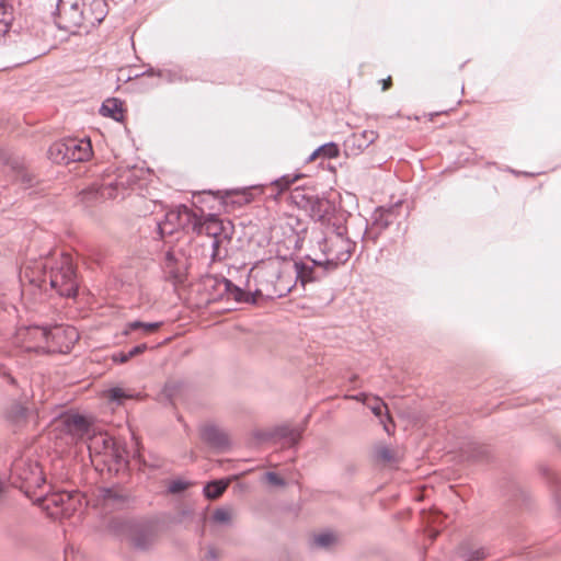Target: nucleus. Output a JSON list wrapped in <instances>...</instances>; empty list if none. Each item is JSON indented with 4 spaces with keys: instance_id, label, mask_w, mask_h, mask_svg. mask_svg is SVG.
Returning <instances> with one entry per match:
<instances>
[{
    "instance_id": "nucleus-1",
    "label": "nucleus",
    "mask_w": 561,
    "mask_h": 561,
    "mask_svg": "<svg viewBox=\"0 0 561 561\" xmlns=\"http://www.w3.org/2000/svg\"><path fill=\"white\" fill-rule=\"evenodd\" d=\"M107 14L105 0H58L56 24L69 33L84 31L99 25Z\"/></svg>"
},
{
    "instance_id": "nucleus-2",
    "label": "nucleus",
    "mask_w": 561,
    "mask_h": 561,
    "mask_svg": "<svg viewBox=\"0 0 561 561\" xmlns=\"http://www.w3.org/2000/svg\"><path fill=\"white\" fill-rule=\"evenodd\" d=\"M39 270L38 276H33L30 282L42 287L44 283H49L62 297H76L78 293V282L72 259L68 254H60L57 259H47L36 264Z\"/></svg>"
},
{
    "instance_id": "nucleus-3",
    "label": "nucleus",
    "mask_w": 561,
    "mask_h": 561,
    "mask_svg": "<svg viewBox=\"0 0 561 561\" xmlns=\"http://www.w3.org/2000/svg\"><path fill=\"white\" fill-rule=\"evenodd\" d=\"M255 294L267 299L280 298L293 288L290 266L278 259H268L257 263L253 268Z\"/></svg>"
},
{
    "instance_id": "nucleus-4",
    "label": "nucleus",
    "mask_w": 561,
    "mask_h": 561,
    "mask_svg": "<svg viewBox=\"0 0 561 561\" xmlns=\"http://www.w3.org/2000/svg\"><path fill=\"white\" fill-rule=\"evenodd\" d=\"M318 249L321 262L332 271L350 260L355 242L348 238L342 216L336 215V221L329 220L323 237L318 240Z\"/></svg>"
},
{
    "instance_id": "nucleus-5",
    "label": "nucleus",
    "mask_w": 561,
    "mask_h": 561,
    "mask_svg": "<svg viewBox=\"0 0 561 561\" xmlns=\"http://www.w3.org/2000/svg\"><path fill=\"white\" fill-rule=\"evenodd\" d=\"M88 450L92 459L100 457L101 461L107 466L108 469L115 466V469L118 470L127 463L126 448L106 433H93L89 435Z\"/></svg>"
},
{
    "instance_id": "nucleus-6",
    "label": "nucleus",
    "mask_w": 561,
    "mask_h": 561,
    "mask_svg": "<svg viewBox=\"0 0 561 561\" xmlns=\"http://www.w3.org/2000/svg\"><path fill=\"white\" fill-rule=\"evenodd\" d=\"M90 139L67 138L54 142L48 149V157L55 163L83 162L91 158Z\"/></svg>"
},
{
    "instance_id": "nucleus-7",
    "label": "nucleus",
    "mask_w": 561,
    "mask_h": 561,
    "mask_svg": "<svg viewBox=\"0 0 561 561\" xmlns=\"http://www.w3.org/2000/svg\"><path fill=\"white\" fill-rule=\"evenodd\" d=\"M47 336L48 341L45 344H31L27 345V348H33L36 353H67L79 339L77 330L69 325H55L51 329L47 328Z\"/></svg>"
},
{
    "instance_id": "nucleus-8",
    "label": "nucleus",
    "mask_w": 561,
    "mask_h": 561,
    "mask_svg": "<svg viewBox=\"0 0 561 561\" xmlns=\"http://www.w3.org/2000/svg\"><path fill=\"white\" fill-rule=\"evenodd\" d=\"M137 176L134 170H125L122 172L114 182H106L98 186H91L81 192L82 201H90L96 197L106 199L124 197V191L131 187L136 183Z\"/></svg>"
},
{
    "instance_id": "nucleus-9",
    "label": "nucleus",
    "mask_w": 561,
    "mask_h": 561,
    "mask_svg": "<svg viewBox=\"0 0 561 561\" xmlns=\"http://www.w3.org/2000/svg\"><path fill=\"white\" fill-rule=\"evenodd\" d=\"M11 478L13 479V483L20 481V488L25 489L26 493L32 489L41 488L45 482L38 463L24 459H19L13 462Z\"/></svg>"
},
{
    "instance_id": "nucleus-10",
    "label": "nucleus",
    "mask_w": 561,
    "mask_h": 561,
    "mask_svg": "<svg viewBox=\"0 0 561 561\" xmlns=\"http://www.w3.org/2000/svg\"><path fill=\"white\" fill-rule=\"evenodd\" d=\"M290 266L291 279L295 277L296 282L299 280L302 286L307 283L317 282L323 278L331 268H327L321 257L295 261L288 263Z\"/></svg>"
},
{
    "instance_id": "nucleus-11",
    "label": "nucleus",
    "mask_w": 561,
    "mask_h": 561,
    "mask_svg": "<svg viewBox=\"0 0 561 561\" xmlns=\"http://www.w3.org/2000/svg\"><path fill=\"white\" fill-rule=\"evenodd\" d=\"M187 259L182 250L170 249L164 254L163 272L172 283H182L185 278Z\"/></svg>"
},
{
    "instance_id": "nucleus-12",
    "label": "nucleus",
    "mask_w": 561,
    "mask_h": 561,
    "mask_svg": "<svg viewBox=\"0 0 561 561\" xmlns=\"http://www.w3.org/2000/svg\"><path fill=\"white\" fill-rule=\"evenodd\" d=\"M199 435L202 440L216 451L222 453L230 448L231 442L228 434L215 423L202 425Z\"/></svg>"
},
{
    "instance_id": "nucleus-13",
    "label": "nucleus",
    "mask_w": 561,
    "mask_h": 561,
    "mask_svg": "<svg viewBox=\"0 0 561 561\" xmlns=\"http://www.w3.org/2000/svg\"><path fill=\"white\" fill-rule=\"evenodd\" d=\"M48 341L47 328L38 325L21 327L16 330L14 335V343L26 352H35L33 348H27L31 344H45Z\"/></svg>"
},
{
    "instance_id": "nucleus-14",
    "label": "nucleus",
    "mask_w": 561,
    "mask_h": 561,
    "mask_svg": "<svg viewBox=\"0 0 561 561\" xmlns=\"http://www.w3.org/2000/svg\"><path fill=\"white\" fill-rule=\"evenodd\" d=\"M378 134L374 130H363L347 136L343 142L344 153L347 157H357L376 141Z\"/></svg>"
},
{
    "instance_id": "nucleus-15",
    "label": "nucleus",
    "mask_w": 561,
    "mask_h": 561,
    "mask_svg": "<svg viewBox=\"0 0 561 561\" xmlns=\"http://www.w3.org/2000/svg\"><path fill=\"white\" fill-rule=\"evenodd\" d=\"M224 232H228V234H233V227L230 220H222L216 215L209 214L205 218L201 217V221L198 225L197 234H206L208 237L217 238L224 234Z\"/></svg>"
},
{
    "instance_id": "nucleus-16",
    "label": "nucleus",
    "mask_w": 561,
    "mask_h": 561,
    "mask_svg": "<svg viewBox=\"0 0 561 561\" xmlns=\"http://www.w3.org/2000/svg\"><path fill=\"white\" fill-rule=\"evenodd\" d=\"M402 202H397L388 207L376 208L371 215V229L376 230L377 234L387 229L398 218Z\"/></svg>"
},
{
    "instance_id": "nucleus-17",
    "label": "nucleus",
    "mask_w": 561,
    "mask_h": 561,
    "mask_svg": "<svg viewBox=\"0 0 561 561\" xmlns=\"http://www.w3.org/2000/svg\"><path fill=\"white\" fill-rule=\"evenodd\" d=\"M76 496L68 492H58L51 494L50 496L44 500V507L49 510L51 505L56 506L58 510L53 511L49 514L51 516L62 515L67 516L75 507Z\"/></svg>"
},
{
    "instance_id": "nucleus-18",
    "label": "nucleus",
    "mask_w": 561,
    "mask_h": 561,
    "mask_svg": "<svg viewBox=\"0 0 561 561\" xmlns=\"http://www.w3.org/2000/svg\"><path fill=\"white\" fill-rule=\"evenodd\" d=\"M99 503L104 512L121 510L125 506L127 497L116 488H103L100 490Z\"/></svg>"
},
{
    "instance_id": "nucleus-19",
    "label": "nucleus",
    "mask_w": 561,
    "mask_h": 561,
    "mask_svg": "<svg viewBox=\"0 0 561 561\" xmlns=\"http://www.w3.org/2000/svg\"><path fill=\"white\" fill-rule=\"evenodd\" d=\"M304 427L290 426L289 424H283L276 426L271 433L262 435L263 439H270L278 437L286 440L289 446H296L301 437Z\"/></svg>"
},
{
    "instance_id": "nucleus-20",
    "label": "nucleus",
    "mask_w": 561,
    "mask_h": 561,
    "mask_svg": "<svg viewBox=\"0 0 561 561\" xmlns=\"http://www.w3.org/2000/svg\"><path fill=\"white\" fill-rule=\"evenodd\" d=\"M126 526L129 531V538L136 548L146 549L149 547L152 540V535L146 525L128 520Z\"/></svg>"
},
{
    "instance_id": "nucleus-21",
    "label": "nucleus",
    "mask_w": 561,
    "mask_h": 561,
    "mask_svg": "<svg viewBox=\"0 0 561 561\" xmlns=\"http://www.w3.org/2000/svg\"><path fill=\"white\" fill-rule=\"evenodd\" d=\"M181 211L180 206L169 210L164 215V219L157 221L158 233L161 238L171 236L180 230Z\"/></svg>"
},
{
    "instance_id": "nucleus-22",
    "label": "nucleus",
    "mask_w": 561,
    "mask_h": 561,
    "mask_svg": "<svg viewBox=\"0 0 561 561\" xmlns=\"http://www.w3.org/2000/svg\"><path fill=\"white\" fill-rule=\"evenodd\" d=\"M62 424L68 433L72 436H77L79 438H83L84 436L90 435V424L88 420L80 414H71L67 415L62 420Z\"/></svg>"
},
{
    "instance_id": "nucleus-23",
    "label": "nucleus",
    "mask_w": 561,
    "mask_h": 561,
    "mask_svg": "<svg viewBox=\"0 0 561 561\" xmlns=\"http://www.w3.org/2000/svg\"><path fill=\"white\" fill-rule=\"evenodd\" d=\"M215 282L219 288H222L224 293H226L230 298H233L236 301L255 302V291L253 294L247 293L225 277Z\"/></svg>"
},
{
    "instance_id": "nucleus-24",
    "label": "nucleus",
    "mask_w": 561,
    "mask_h": 561,
    "mask_svg": "<svg viewBox=\"0 0 561 561\" xmlns=\"http://www.w3.org/2000/svg\"><path fill=\"white\" fill-rule=\"evenodd\" d=\"M232 240V234H228V232H224L221 237L217 236V238L211 239V253L210 260L211 262H221L227 259L229 254V247Z\"/></svg>"
},
{
    "instance_id": "nucleus-25",
    "label": "nucleus",
    "mask_w": 561,
    "mask_h": 561,
    "mask_svg": "<svg viewBox=\"0 0 561 561\" xmlns=\"http://www.w3.org/2000/svg\"><path fill=\"white\" fill-rule=\"evenodd\" d=\"M311 217L316 221H320L324 228L329 225V220L331 222L336 221V217L331 214V205L325 199H316L311 204Z\"/></svg>"
},
{
    "instance_id": "nucleus-26",
    "label": "nucleus",
    "mask_w": 561,
    "mask_h": 561,
    "mask_svg": "<svg viewBox=\"0 0 561 561\" xmlns=\"http://www.w3.org/2000/svg\"><path fill=\"white\" fill-rule=\"evenodd\" d=\"M486 554L488 552L484 548L474 547L470 542H463L457 549V558L460 561H481Z\"/></svg>"
},
{
    "instance_id": "nucleus-27",
    "label": "nucleus",
    "mask_w": 561,
    "mask_h": 561,
    "mask_svg": "<svg viewBox=\"0 0 561 561\" xmlns=\"http://www.w3.org/2000/svg\"><path fill=\"white\" fill-rule=\"evenodd\" d=\"M14 20L13 4L10 0L0 1V42L9 32Z\"/></svg>"
},
{
    "instance_id": "nucleus-28",
    "label": "nucleus",
    "mask_w": 561,
    "mask_h": 561,
    "mask_svg": "<svg viewBox=\"0 0 561 561\" xmlns=\"http://www.w3.org/2000/svg\"><path fill=\"white\" fill-rule=\"evenodd\" d=\"M181 211V221H180V230H192L193 232H197L198 225L201 221V216H198L195 211L188 208L185 205H180Z\"/></svg>"
},
{
    "instance_id": "nucleus-29",
    "label": "nucleus",
    "mask_w": 561,
    "mask_h": 561,
    "mask_svg": "<svg viewBox=\"0 0 561 561\" xmlns=\"http://www.w3.org/2000/svg\"><path fill=\"white\" fill-rule=\"evenodd\" d=\"M157 77L168 83H175L187 80V77L181 67L158 69Z\"/></svg>"
},
{
    "instance_id": "nucleus-30",
    "label": "nucleus",
    "mask_w": 561,
    "mask_h": 561,
    "mask_svg": "<svg viewBox=\"0 0 561 561\" xmlns=\"http://www.w3.org/2000/svg\"><path fill=\"white\" fill-rule=\"evenodd\" d=\"M100 113L103 116L113 118L115 121H121L123 118L122 104L115 99H110L103 102L100 108Z\"/></svg>"
},
{
    "instance_id": "nucleus-31",
    "label": "nucleus",
    "mask_w": 561,
    "mask_h": 561,
    "mask_svg": "<svg viewBox=\"0 0 561 561\" xmlns=\"http://www.w3.org/2000/svg\"><path fill=\"white\" fill-rule=\"evenodd\" d=\"M339 154L340 148L337 144L331 141L318 147L309 157V161L314 160L317 157H321L323 159H333L337 158Z\"/></svg>"
},
{
    "instance_id": "nucleus-32",
    "label": "nucleus",
    "mask_w": 561,
    "mask_h": 561,
    "mask_svg": "<svg viewBox=\"0 0 561 561\" xmlns=\"http://www.w3.org/2000/svg\"><path fill=\"white\" fill-rule=\"evenodd\" d=\"M228 484H229L228 480L210 481L204 486V495L207 499H211V500L217 499L225 492Z\"/></svg>"
},
{
    "instance_id": "nucleus-33",
    "label": "nucleus",
    "mask_w": 561,
    "mask_h": 561,
    "mask_svg": "<svg viewBox=\"0 0 561 561\" xmlns=\"http://www.w3.org/2000/svg\"><path fill=\"white\" fill-rule=\"evenodd\" d=\"M161 327V322H141V321H131L126 324L125 334H128L131 331H141L144 334H149L157 331Z\"/></svg>"
},
{
    "instance_id": "nucleus-34",
    "label": "nucleus",
    "mask_w": 561,
    "mask_h": 561,
    "mask_svg": "<svg viewBox=\"0 0 561 561\" xmlns=\"http://www.w3.org/2000/svg\"><path fill=\"white\" fill-rule=\"evenodd\" d=\"M366 405L374 413L375 416L380 419V423H382L385 431L387 433H390L389 425L382 419L383 409L387 410L386 403L378 397H371L370 400L366 403Z\"/></svg>"
},
{
    "instance_id": "nucleus-35",
    "label": "nucleus",
    "mask_w": 561,
    "mask_h": 561,
    "mask_svg": "<svg viewBox=\"0 0 561 561\" xmlns=\"http://www.w3.org/2000/svg\"><path fill=\"white\" fill-rule=\"evenodd\" d=\"M106 397L118 404H122L124 400L133 398L130 393H127L119 387H113L106 391Z\"/></svg>"
},
{
    "instance_id": "nucleus-36",
    "label": "nucleus",
    "mask_w": 561,
    "mask_h": 561,
    "mask_svg": "<svg viewBox=\"0 0 561 561\" xmlns=\"http://www.w3.org/2000/svg\"><path fill=\"white\" fill-rule=\"evenodd\" d=\"M335 540V537L331 533H322L319 535L313 536L312 538V545L319 548H328L330 547Z\"/></svg>"
},
{
    "instance_id": "nucleus-37",
    "label": "nucleus",
    "mask_w": 561,
    "mask_h": 561,
    "mask_svg": "<svg viewBox=\"0 0 561 561\" xmlns=\"http://www.w3.org/2000/svg\"><path fill=\"white\" fill-rule=\"evenodd\" d=\"M232 517V512L228 507H219L213 514L214 522L218 524H228Z\"/></svg>"
},
{
    "instance_id": "nucleus-38",
    "label": "nucleus",
    "mask_w": 561,
    "mask_h": 561,
    "mask_svg": "<svg viewBox=\"0 0 561 561\" xmlns=\"http://www.w3.org/2000/svg\"><path fill=\"white\" fill-rule=\"evenodd\" d=\"M26 412H27V409L25 407H23L20 403H15L11 407V409L8 413V416L12 421L19 423L20 421H22L26 417Z\"/></svg>"
},
{
    "instance_id": "nucleus-39",
    "label": "nucleus",
    "mask_w": 561,
    "mask_h": 561,
    "mask_svg": "<svg viewBox=\"0 0 561 561\" xmlns=\"http://www.w3.org/2000/svg\"><path fill=\"white\" fill-rule=\"evenodd\" d=\"M376 457L385 462H392L397 460L393 451L388 446L377 447Z\"/></svg>"
},
{
    "instance_id": "nucleus-40",
    "label": "nucleus",
    "mask_w": 561,
    "mask_h": 561,
    "mask_svg": "<svg viewBox=\"0 0 561 561\" xmlns=\"http://www.w3.org/2000/svg\"><path fill=\"white\" fill-rule=\"evenodd\" d=\"M299 179V175L291 176L289 174L283 175L282 178L275 180L273 184L279 188V192L288 188L290 184H293L296 180Z\"/></svg>"
},
{
    "instance_id": "nucleus-41",
    "label": "nucleus",
    "mask_w": 561,
    "mask_h": 561,
    "mask_svg": "<svg viewBox=\"0 0 561 561\" xmlns=\"http://www.w3.org/2000/svg\"><path fill=\"white\" fill-rule=\"evenodd\" d=\"M265 480L275 486H285L286 482L283 478H280L277 473L268 471L264 474Z\"/></svg>"
},
{
    "instance_id": "nucleus-42",
    "label": "nucleus",
    "mask_w": 561,
    "mask_h": 561,
    "mask_svg": "<svg viewBox=\"0 0 561 561\" xmlns=\"http://www.w3.org/2000/svg\"><path fill=\"white\" fill-rule=\"evenodd\" d=\"M187 482L183 481V480H173L170 482L169 486H168V491L170 493H180L182 491H184L186 488H187Z\"/></svg>"
},
{
    "instance_id": "nucleus-43",
    "label": "nucleus",
    "mask_w": 561,
    "mask_h": 561,
    "mask_svg": "<svg viewBox=\"0 0 561 561\" xmlns=\"http://www.w3.org/2000/svg\"><path fill=\"white\" fill-rule=\"evenodd\" d=\"M204 559L207 561H217L219 559V553L217 549L213 546L207 547Z\"/></svg>"
},
{
    "instance_id": "nucleus-44",
    "label": "nucleus",
    "mask_w": 561,
    "mask_h": 561,
    "mask_svg": "<svg viewBox=\"0 0 561 561\" xmlns=\"http://www.w3.org/2000/svg\"><path fill=\"white\" fill-rule=\"evenodd\" d=\"M147 344L142 343V344H139V345H136L134 347H131L129 351H128V356L130 358L144 353L146 350H147Z\"/></svg>"
},
{
    "instance_id": "nucleus-45",
    "label": "nucleus",
    "mask_w": 561,
    "mask_h": 561,
    "mask_svg": "<svg viewBox=\"0 0 561 561\" xmlns=\"http://www.w3.org/2000/svg\"><path fill=\"white\" fill-rule=\"evenodd\" d=\"M113 359L118 363H126L130 359L128 352H119L113 356Z\"/></svg>"
},
{
    "instance_id": "nucleus-46",
    "label": "nucleus",
    "mask_w": 561,
    "mask_h": 561,
    "mask_svg": "<svg viewBox=\"0 0 561 561\" xmlns=\"http://www.w3.org/2000/svg\"><path fill=\"white\" fill-rule=\"evenodd\" d=\"M350 398L354 399L356 401L363 402L365 405L370 400V396L367 394V393H364V392L355 394V396H352Z\"/></svg>"
},
{
    "instance_id": "nucleus-47",
    "label": "nucleus",
    "mask_w": 561,
    "mask_h": 561,
    "mask_svg": "<svg viewBox=\"0 0 561 561\" xmlns=\"http://www.w3.org/2000/svg\"><path fill=\"white\" fill-rule=\"evenodd\" d=\"M174 389L175 387L172 386L171 383H167L164 386V389H163V392L165 393V396H168L169 398L173 397L174 394Z\"/></svg>"
},
{
    "instance_id": "nucleus-48",
    "label": "nucleus",
    "mask_w": 561,
    "mask_h": 561,
    "mask_svg": "<svg viewBox=\"0 0 561 561\" xmlns=\"http://www.w3.org/2000/svg\"><path fill=\"white\" fill-rule=\"evenodd\" d=\"M158 69L149 68L142 75L148 77H157Z\"/></svg>"
},
{
    "instance_id": "nucleus-49",
    "label": "nucleus",
    "mask_w": 561,
    "mask_h": 561,
    "mask_svg": "<svg viewBox=\"0 0 561 561\" xmlns=\"http://www.w3.org/2000/svg\"><path fill=\"white\" fill-rule=\"evenodd\" d=\"M390 84H391V78L390 77L385 79V80H382V90L383 91L387 90L390 87Z\"/></svg>"
},
{
    "instance_id": "nucleus-50",
    "label": "nucleus",
    "mask_w": 561,
    "mask_h": 561,
    "mask_svg": "<svg viewBox=\"0 0 561 561\" xmlns=\"http://www.w3.org/2000/svg\"><path fill=\"white\" fill-rule=\"evenodd\" d=\"M27 270H28V267H25L23 274H21V276H20L21 278L22 277H27Z\"/></svg>"
},
{
    "instance_id": "nucleus-51",
    "label": "nucleus",
    "mask_w": 561,
    "mask_h": 561,
    "mask_svg": "<svg viewBox=\"0 0 561 561\" xmlns=\"http://www.w3.org/2000/svg\"><path fill=\"white\" fill-rule=\"evenodd\" d=\"M385 415H386L387 421H391V417H390V415H389V413H388V410L386 411V414H385Z\"/></svg>"
}]
</instances>
